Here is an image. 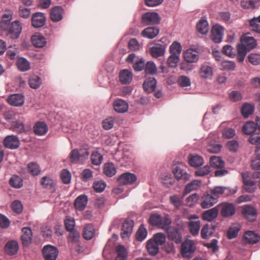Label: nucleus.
I'll use <instances>...</instances> for the list:
<instances>
[{
    "mask_svg": "<svg viewBox=\"0 0 260 260\" xmlns=\"http://www.w3.org/2000/svg\"><path fill=\"white\" fill-rule=\"evenodd\" d=\"M89 155L88 150L86 148L73 149L69 156L71 162L77 164L78 162L83 163L88 158Z\"/></svg>",
    "mask_w": 260,
    "mask_h": 260,
    "instance_id": "obj_1",
    "label": "nucleus"
},
{
    "mask_svg": "<svg viewBox=\"0 0 260 260\" xmlns=\"http://www.w3.org/2000/svg\"><path fill=\"white\" fill-rule=\"evenodd\" d=\"M149 221L150 224L156 226L164 230H167L171 223L169 218L167 217L162 218L157 214L151 215L149 217Z\"/></svg>",
    "mask_w": 260,
    "mask_h": 260,
    "instance_id": "obj_2",
    "label": "nucleus"
},
{
    "mask_svg": "<svg viewBox=\"0 0 260 260\" xmlns=\"http://www.w3.org/2000/svg\"><path fill=\"white\" fill-rule=\"evenodd\" d=\"M195 251V246L192 241L187 240L181 244V253L184 258H190Z\"/></svg>",
    "mask_w": 260,
    "mask_h": 260,
    "instance_id": "obj_3",
    "label": "nucleus"
},
{
    "mask_svg": "<svg viewBox=\"0 0 260 260\" xmlns=\"http://www.w3.org/2000/svg\"><path fill=\"white\" fill-rule=\"evenodd\" d=\"M173 172L178 180L182 179L184 182H186L190 178V175L186 171V167L182 164L174 166Z\"/></svg>",
    "mask_w": 260,
    "mask_h": 260,
    "instance_id": "obj_4",
    "label": "nucleus"
},
{
    "mask_svg": "<svg viewBox=\"0 0 260 260\" xmlns=\"http://www.w3.org/2000/svg\"><path fill=\"white\" fill-rule=\"evenodd\" d=\"M42 252L45 260H56L58 254L57 248L51 245L45 246Z\"/></svg>",
    "mask_w": 260,
    "mask_h": 260,
    "instance_id": "obj_5",
    "label": "nucleus"
},
{
    "mask_svg": "<svg viewBox=\"0 0 260 260\" xmlns=\"http://www.w3.org/2000/svg\"><path fill=\"white\" fill-rule=\"evenodd\" d=\"M224 34V28L218 24L213 25L211 28L210 38L214 43L221 42Z\"/></svg>",
    "mask_w": 260,
    "mask_h": 260,
    "instance_id": "obj_6",
    "label": "nucleus"
},
{
    "mask_svg": "<svg viewBox=\"0 0 260 260\" xmlns=\"http://www.w3.org/2000/svg\"><path fill=\"white\" fill-rule=\"evenodd\" d=\"M142 22L146 25L158 24L160 22V17L156 12H146L142 17Z\"/></svg>",
    "mask_w": 260,
    "mask_h": 260,
    "instance_id": "obj_7",
    "label": "nucleus"
},
{
    "mask_svg": "<svg viewBox=\"0 0 260 260\" xmlns=\"http://www.w3.org/2000/svg\"><path fill=\"white\" fill-rule=\"evenodd\" d=\"M242 213L247 220L251 222L254 221L257 218V210L249 205H245L243 207Z\"/></svg>",
    "mask_w": 260,
    "mask_h": 260,
    "instance_id": "obj_8",
    "label": "nucleus"
},
{
    "mask_svg": "<svg viewBox=\"0 0 260 260\" xmlns=\"http://www.w3.org/2000/svg\"><path fill=\"white\" fill-rule=\"evenodd\" d=\"M4 146L8 149H16L20 146L18 138L14 135L7 136L3 141Z\"/></svg>",
    "mask_w": 260,
    "mask_h": 260,
    "instance_id": "obj_9",
    "label": "nucleus"
},
{
    "mask_svg": "<svg viewBox=\"0 0 260 260\" xmlns=\"http://www.w3.org/2000/svg\"><path fill=\"white\" fill-rule=\"evenodd\" d=\"M22 27L21 24L18 21H15L12 23L10 26L7 35L13 39L19 38L21 32Z\"/></svg>",
    "mask_w": 260,
    "mask_h": 260,
    "instance_id": "obj_10",
    "label": "nucleus"
},
{
    "mask_svg": "<svg viewBox=\"0 0 260 260\" xmlns=\"http://www.w3.org/2000/svg\"><path fill=\"white\" fill-rule=\"evenodd\" d=\"M165 231L167 232L169 239L174 241L177 243L182 241V235L178 228L170 227L169 225L168 229Z\"/></svg>",
    "mask_w": 260,
    "mask_h": 260,
    "instance_id": "obj_11",
    "label": "nucleus"
},
{
    "mask_svg": "<svg viewBox=\"0 0 260 260\" xmlns=\"http://www.w3.org/2000/svg\"><path fill=\"white\" fill-rule=\"evenodd\" d=\"M134 226V221L132 219H127L123 223L121 237L122 239L127 238L132 234Z\"/></svg>",
    "mask_w": 260,
    "mask_h": 260,
    "instance_id": "obj_12",
    "label": "nucleus"
},
{
    "mask_svg": "<svg viewBox=\"0 0 260 260\" xmlns=\"http://www.w3.org/2000/svg\"><path fill=\"white\" fill-rule=\"evenodd\" d=\"M137 180L136 176L133 173L126 172L122 174L118 178V182L122 185L133 184Z\"/></svg>",
    "mask_w": 260,
    "mask_h": 260,
    "instance_id": "obj_13",
    "label": "nucleus"
},
{
    "mask_svg": "<svg viewBox=\"0 0 260 260\" xmlns=\"http://www.w3.org/2000/svg\"><path fill=\"white\" fill-rule=\"evenodd\" d=\"M113 107L117 113H123L127 111L128 104L125 101L117 99L114 101Z\"/></svg>",
    "mask_w": 260,
    "mask_h": 260,
    "instance_id": "obj_14",
    "label": "nucleus"
},
{
    "mask_svg": "<svg viewBox=\"0 0 260 260\" xmlns=\"http://www.w3.org/2000/svg\"><path fill=\"white\" fill-rule=\"evenodd\" d=\"M22 234L21 236V240L23 246L27 247L31 243L32 231L29 228L24 227L22 229Z\"/></svg>",
    "mask_w": 260,
    "mask_h": 260,
    "instance_id": "obj_15",
    "label": "nucleus"
},
{
    "mask_svg": "<svg viewBox=\"0 0 260 260\" xmlns=\"http://www.w3.org/2000/svg\"><path fill=\"white\" fill-rule=\"evenodd\" d=\"M242 177L245 191L249 193L254 192L256 188L255 182L251 179L249 178L248 175L246 174L242 173Z\"/></svg>",
    "mask_w": 260,
    "mask_h": 260,
    "instance_id": "obj_16",
    "label": "nucleus"
},
{
    "mask_svg": "<svg viewBox=\"0 0 260 260\" xmlns=\"http://www.w3.org/2000/svg\"><path fill=\"white\" fill-rule=\"evenodd\" d=\"M46 21L44 14L42 13H36L31 18L32 25L35 28H39L43 26Z\"/></svg>",
    "mask_w": 260,
    "mask_h": 260,
    "instance_id": "obj_17",
    "label": "nucleus"
},
{
    "mask_svg": "<svg viewBox=\"0 0 260 260\" xmlns=\"http://www.w3.org/2000/svg\"><path fill=\"white\" fill-rule=\"evenodd\" d=\"M201 207L204 209L209 208L215 204L217 200L216 197L210 194H206L202 197Z\"/></svg>",
    "mask_w": 260,
    "mask_h": 260,
    "instance_id": "obj_18",
    "label": "nucleus"
},
{
    "mask_svg": "<svg viewBox=\"0 0 260 260\" xmlns=\"http://www.w3.org/2000/svg\"><path fill=\"white\" fill-rule=\"evenodd\" d=\"M88 202V198L86 195L81 194L78 196L74 202V207L78 211H83L86 208Z\"/></svg>",
    "mask_w": 260,
    "mask_h": 260,
    "instance_id": "obj_19",
    "label": "nucleus"
},
{
    "mask_svg": "<svg viewBox=\"0 0 260 260\" xmlns=\"http://www.w3.org/2000/svg\"><path fill=\"white\" fill-rule=\"evenodd\" d=\"M215 231V226L207 223L201 229V236L203 239H207L212 236Z\"/></svg>",
    "mask_w": 260,
    "mask_h": 260,
    "instance_id": "obj_20",
    "label": "nucleus"
},
{
    "mask_svg": "<svg viewBox=\"0 0 260 260\" xmlns=\"http://www.w3.org/2000/svg\"><path fill=\"white\" fill-rule=\"evenodd\" d=\"M8 102L11 105L19 107L23 105L24 98L22 94H14L9 96Z\"/></svg>",
    "mask_w": 260,
    "mask_h": 260,
    "instance_id": "obj_21",
    "label": "nucleus"
},
{
    "mask_svg": "<svg viewBox=\"0 0 260 260\" xmlns=\"http://www.w3.org/2000/svg\"><path fill=\"white\" fill-rule=\"evenodd\" d=\"M31 41L32 45L37 48H42L46 44V39L39 33H36L32 35Z\"/></svg>",
    "mask_w": 260,
    "mask_h": 260,
    "instance_id": "obj_22",
    "label": "nucleus"
},
{
    "mask_svg": "<svg viewBox=\"0 0 260 260\" xmlns=\"http://www.w3.org/2000/svg\"><path fill=\"white\" fill-rule=\"evenodd\" d=\"M18 249V244L17 242L15 240L8 241L5 246V252L7 254L10 255L16 254L17 252Z\"/></svg>",
    "mask_w": 260,
    "mask_h": 260,
    "instance_id": "obj_23",
    "label": "nucleus"
},
{
    "mask_svg": "<svg viewBox=\"0 0 260 260\" xmlns=\"http://www.w3.org/2000/svg\"><path fill=\"white\" fill-rule=\"evenodd\" d=\"M63 10L60 6H56L52 8L50 12V19L54 22H58L62 18Z\"/></svg>",
    "mask_w": 260,
    "mask_h": 260,
    "instance_id": "obj_24",
    "label": "nucleus"
},
{
    "mask_svg": "<svg viewBox=\"0 0 260 260\" xmlns=\"http://www.w3.org/2000/svg\"><path fill=\"white\" fill-rule=\"evenodd\" d=\"M184 60L187 62H195L199 59L198 52L192 49H189L183 53Z\"/></svg>",
    "mask_w": 260,
    "mask_h": 260,
    "instance_id": "obj_25",
    "label": "nucleus"
},
{
    "mask_svg": "<svg viewBox=\"0 0 260 260\" xmlns=\"http://www.w3.org/2000/svg\"><path fill=\"white\" fill-rule=\"evenodd\" d=\"M34 133L36 135H44L48 132V128L47 124L42 121H38L35 123L33 127Z\"/></svg>",
    "mask_w": 260,
    "mask_h": 260,
    "instance_id": "obj_26",
    "label": "nucleus"
},
{
    "mask_svg": "<svg viewBox=\"0 0 260 260\" xmlns=\"http://www.w3.org/2000/svg\"><path fill=\"white\" fill-rule=\"evenodd\" d=\"M166 47L164 45L157 44L150 48V54L154 57L157 58L164 55Z\"/></svg>",
    "mask_w": 260,
    "mask_h": 260,
    "instance_id": "obj_27",
    "label": "nucleus"
},
{
    "mask_svg": "<svg viewBox=\"0 0 260 260\" xmlns=\"http://www.w3.org/2000/svg\"><path fill=\"white\" fill-rule=\"evenodd\" d=\"M187 226L190 233L193 236L199 235L201 228V222L199 220L188 221Z\"/></svg>",
    "mask_w": 260,
    "mask_h": 260,
    "instance_id": "obj_28",
    "label": "nucleus"
},
{
    "mask_svg": "<svg viewBox=\"0 0 260 260\" xmlns=\"http://www.w3.org/2000/svg\"><path fill=\"white\" fill-rule=\"evenodd\" d=\"M235 213V209L232 204L224 203L221 205L220 213L223 217H229L234 215Z\"/></svg>",
    "mask_w": 260,
    "mask_h": 260,
    "instance_id": "obj_29",
    "label": "nucleus"
},
{
    "mask_svg": "<svg viewBox=\"0 0 260 260\" xmlns=\"http://www.w3.org/2000/svg\"><path fill=\"white\" fill-rule=\"evenodd\" d=\"M159 30L156 27H148L141 32V35L145 38L153 39L159 33Z\"/></svg>",
    "mask_w": 260,
    "mask_h": 260,
    "instance_id": "obj_30",
    "label": "nucleus"
},
{
    "mask_svg": "<svg viewBox=\"0 0 260 260\" xmlns=\"http://www.w3.org/2000/svg\"><path fill=\"white\" fill-rule=\"evenodd\" d=\"M218 214V210L216 207L208 210L202 214V218L204 220L211 221L216 218Z\"/></svg>",
    "mask_w": 260,
    "mask_h": 260,
    "instance_id": "obj_31",
    "label": "nucleus"
},
{
    "mask_svg": "<svg viewBox=\"0 0 260 260\" xmlns=\"http://www.w3.org/2000/svg\"><path fill=\"white\" fill-rule=\"evenodd\" d=\"M80 234L77 230L69 232L67 237L68 244L73 247V245L80 242Z\"/></svg>",
    "mask_w": 260,
    "mask_h": 260,
    "instance_id": "obj_32",
    "label": "nucleus"
},
{
    "mask_svg": "<svg viewBox=\"0 0 260 260\" xmlns=\"http://www.w3.org/2000/svg\"><path fill=\"white\" fill-rule=\"evenodd\" d=\"M156 86V80L154 78H148L144 81L143 86L144 89L147 92L154 91Z\"/></svg>",
    "mask_w": 260,
    "mask_h": 260,
    "instance_id": "obj_33",
    "label": "nucleus"
},
{
    "mask_svg": "<svg viewBox=\"0 0 260 260\" xmlns=\"http://www.w3.org/2000/svg\"><path fill=\"white\" fill-rule=\"evenodd\" d=\"M241 44L247 48L248 51H250L256 46L255 39L253 37L248 36L242 37Z\"/></svg>",
    "mask_w": 260,
    "mask_h": 260,
    "instance_id": "obj_34",
    "label": "nucleus"
},
{
    "mask_svg": "<svg viewBox=\"0 0 260 260\" xmlns=\"http://www.w3.org/2000/svg\"><path fill=\"white\" fill-rule=\"evenodd\" d=\"M201 185V182L198 180H194L187 184L183 191V196H185L191 191L197 190Z\"/></svg>",
    "mask_w": 260,
    "mask_h": 260,
    "instance_id": "obj_35",
    "label": "nucleus"
},
{
    "mask_svg": "<svg viewBox=\"0 0 260 260\" xmlns=\"http://www.w3.org/2000/svg\"><path fill=\"white\" fill-rule=\"evenodd\" d=\"M125 61L126 63L133 65H144L145 64V60L142 57L136 56L134 53L129 54Z\"/></svg>",
    "mask_w": 260,
    "mask_h": 260,
    "instance_id": "obj_36",
    "label": "nucleus"
},
{
    "mask_svg": "<svg viewBox=\"0 0 260 260\" xmlns=\"http://www.w3.org/2000/svg\"><path fill=\"white\" fill-rule=\"evenodd\" d=\"M133 79L132 73L127 70H123L119 74V80L123 84L129 83Z\"/></svg>",
    "mask_w": 260,
    "mask_h": 260,
    "instance_id": "obj_37",
    "label": "nucleus"
},
{
    "mask_svg": "<svg viewBox=\"0 0 260 260\" xmlns=\"http://www.w3.org/2000/svg\"><path fill=\"white\" fill-rule=\"evenodd\" d=\"M117 256L115 260H127L128 252L126 249L121 245H118L116 248Z\"/></svg>",
    "mask_w": 260,
    "mask_h": 260,
    "instance_id": "obj_38",
    "label": "nucleus"
},
{
    "mask_svg": "<svg viewBox=\"0 0 260 260\" xmlns=\"http://www.w3.org/2000/svg\"><path fill=\"white\" fill-rule=\"evenodd\" d=\"M188 162L193 167H199L203 164V158L197 154H190L188 156Z\"/></svg>",
    "mask_w": 260,
    "mask_h": 260,
    "instance_id": "obj_39",
    "label": "nucleus"
},
{
    "mask_svg": "<svg viewBox=\"0 0 260 260\" xmlns=\"http://www.w3.org/2000/svg\"><path fill=\"white\" fill-rule=\"evenodd\" d=\"M103 171L106 176L111 177L116 174L117 169L113 163L107 162L104 165Z\"/></svg>",
    "mask_w": 260,
    "mask_h": 260,
    "instance_id": "obj_40",
    "label": "nucleus"
},
{
    "mask_svg": "<svg viewBox=\"0 0 260 260\" xmlns=\"http://www.w3.org/2000/svg\"><path fill=\"white\" fill-rule=\"evenodd\" d=\"M255 123L253 121L247 122L242 127L243 132L246 135H252L257 129Z\"/></svg>",
    "mask_w": 260,
    "mask_h": 260,
    "instance_id": "obj_41",
    "label": "nucleus"
},
{
    "mask_svg": "<svg viewBox=\"0 0 260 260\" xmlns=\"http://www.w3.org/2000/svg\"><path fill=\"white\" fill-rule=\"evenodd\" d=\"M259 236L252 231H247L244 234L246 241L250 244L256 243L259 240Z\"/></svg>",
    "mask_w": 260,
    "mask_h": 260,
    "instance_id": "obj_42",
    "label": "nucleus"
},
{
    "mask_svg": "<svg viewBox=\"0 0 260 260\" xmlns=\"http://www.w3.org/2000/svg\"><path fill=\"white\" fill-rule=\"evenodd\" d=\"M199 75L202 78L210 79L213 75V69L211 66H202Z\"/></svg>",
    "mask_w": 260,
    "mask_h": 260,
    "instance_id": "obj_43",
    "label": "nucleus"
},
{
    "mask_svg": "<svg viewBox=\"0 0 260 260\" xmlns=\"http://www.w3.org/2000/svg\"><path fill=\"white\" fill-rule=\"evenodd\" d=\"M9 184L15 188H20L23 186V180L21 177L13 175L9 180Z\"/></svg>",
    "mask_w": 260,
    "mask_h": 260,
    "instance_id": "obj_44",
    "label": "nucleus"
},
{
    "mask_svg": "<svg viewBox=\"0 0 260 260\" xmlns=\"http://www.w3.org/2000/svg\"><path fill=\"white\" fill-rule=\"evenodd\" d=\"M248 50L243 44H239L237 46V59L239 62L244 61Z\"/></svg>",
    "mask_w": 260,
    "mask_h": 260,
    "instance_id": "obj_45",
    "label": "nucleus"
},
{
    "mask_svg": "<svg viewBox=\"0 0 260 260\" xmlns=\"http://www.w3.org/2000/svg\"><path fill=\"white\" fill-rule=\"evenodd\" d=\"M198 31L202 34H206L209 30L208 22L204 19H201L197 24Z\"/></svg>",
    "mask_w": 260,
    "mask_h": 260,
    "instance_id": "obj_46",
    "label": "nucleus"
},
{
    "mask_svg": "<svg viewBox=\"0 0 260 260\" xmlns=\"http://www.w3.org/2000/svg\"><path fill=\"white\" fill-rule=\"evenodd\" d=\"M211 166L214 168H221L224 166V161L218 156H213L210 158Z\"/></svg>",
    "mask_w": 260,
    "mask_h": 260,
    "instance_id": "obj_47",
    "label": "nucleus"
},
{
    "mask_svg": "<svg viewBox=\"0 0 260 260\" xmlns=\"http://www.w3.org/2000/svg\"><path fill=\"white\" fill-rule=\"evenodd\" d=\"M90 159L92 164L99 166L102 162L103 157L99 152L93 151L91 153Z\"/></svg>",
    "mask_w": 260,
    "mask_h": 260,
    "instance_id": "obj_48",
    "label": "nucleus"
},
{
    "mask_svg": "<svg viewBox=\"0 0 260 260\" xmlns=\"http://www.w3.org/2000/svg\"><path fill=\"white\" fill-rule=\"evenodd\" d=\"M28 172L32 176H37L40 174L41 169L38 164L34 162H30L27 165Z\"/></svg>",
    "mask_w": 260,
    "mask_h": 260,
    "instance_id": "obj_49",
    "label": "nucleus"
},
{
    "mask_svg": "<svg viewBox=\"0 0 260 260\" xmlns=\"http://www.w3.org/2000/svg\"><path fill=\"white\" fill-rule=\"evenodd\" d=\"M249 24L253 31L260 34V16L250 19Z\"/></svg>",
    "mask_w": 260,
    "mask_h": 260,
    "instance_id": "obj_50",
    "label": "nucleus"
},
{
    "mask_svg": "<svg viewBox=\"0 0 260 260\" xmlns=\"http://www.w3.org/2000/svg\"><path fill=\"white\" fill-rule=\"evenodd\" d=\"M93 229L92 225L87 224L83 229V237L86 240H90L94 235Z\"/></svg>",
    "mask_w": 260,
    "mask_h": 260,
    "instance_id": "obj_51",
    "label": "nucleus"
},
{
    "mask_svg": "<svg viewBox=\"0 0 260 260\" xmlns=\"http://www.w3.org/2000/svg\"><path fill=\"white\" fill-rule=\"evenodd\" d=\"M253 106L248 103L244 104L241 108V113L244 117H248L253 112Z\"/></svg>",
    "mask_w": 260,
    "mask_h": 260,
    "instance_id": "obj_52",
    "label": "nucleus"
},
{
    "mask_svg": "<svg viewBox=\"0 0 260 260\" xmlns=\"http://www.w3.org/2000/svg\"><path fill=\"white\" fill-rule=\"evenodd\" d=\"M182 51V46L179 42H174L169 48L170 54H174L180 55Z\"/></svg>",
    "mask_w": 260,
    "mask_h": 260,
    "instance_id": "obj_53",
    "label": "nucleus"
},
{
    "mask_svg": "<svg viewBox=\"0 0 260 260\" xmlns=\"http://www.w3.org/2000/svg\"><path fill=\"white\" fill-rule=\"evenodd\" d=\"M157 244L153 241L149 240L147 244V248L149 254L155 255L158 252V247Z\"/></svg>",
    "mask_w": 260,
    "mask_h": 260,
    "instance_id": "obj_54",
    "label": "nucleus"
},
{
    "mask_svg": "<svg viewBox=\"0 0 260 260\" xmlns=\"http://www.w3.org/2000/svg\"><path fill=\"white\" fill-rule=\"evenodd\" d=\"M222 147V146L215 142L210 143L207 147V150L210 153H218Z\"/></svg>",
    "mask_w": 260,
    "mask_h": 260,
    "instance_id": "obj_55",
    "label": "nucleus"
},
{
    "mask_svg": "<svg viewBox=\"0 0 260 260\" xmlns=\"http://www.w3.org/2000/svg\"><path fill=\"white\" fill-rule=\"evenodd\" d=\"M147 232L146 229L143 225H141L139 228L136 234V238L138 241H142L146 237Z\"/></svg>",
    "mask_w": 260,
    "mask_h": 260,
    "instance_id": "obj_56",
    "label": "nucleus"
},
{
    "mask_svg": "<svg viewBox=\"0 0 260 260\" xmlns=\"http://www.w3.org/2000/svg\"><path fill=\"white\" fill-rule=\"evenodd\" d=\"M64 225L67 231L71 232L75 230V220L73 218L70 217H66L64 220Z\"/></svg>",
    "mask_w": 260,
    "mask_h": 260,
    "instance_id": "obj_57",
    "label": "nucleus"
},
{
    "mask_svg": "<svg viewBox=\"0 0 260 260\" xmlns=\"http://www.w3.org/2000/svg\"><path fill=\"white\" fill-rule=\"evenodd\" d=\"M199 199L200 197L197 193L192 194L186 199V205L188 206L192 207L198 203Z\"/></svg>",
    "mask_w": 260,
    "mask_h": 260,
    "instance_id": "obj_58",
    "label": "nucleus"
},
{
    "mask_svg": "<svg viewBox=\"0 0 260 260\" xmlns=\"http://www.w3.org/2000/svg\"><path fill=\"white\" fill-rule=\"evenodd\" d=\"M41 84V78L38 76L32 77L30 78L29 84L31 88L34 89L38 88Z\"/></svg>",
    "mask_w": 260,
    "mask_h": 260,
    "instance_id": "obj_59",
    "label": "nucleus"
},
{
    "mask_svg": "<svg viewBox=\"0 0 260 260\" xmlns=\"http://www.w3.org/2000/svg\"><path fill=\"white\" fill-rule=\"evenodd\" d=\"M259 150L260 147H257L256 148L255 153L257 156L258 158L253 160L251 164L252 168L254 170H260V153L258 152Z\"/></svg>",
    "mask_w": 260,
    "mask_h": 260,
    "instance_id": "obj_60",
    "label": "nucleus"
},
{
    "mask_svg": "<svg viewBox=\"0 0 260 260\" xmlns=\"http://www.w3.org/2000/svg\"><path fill=\"white\" fill-rule=\"evenodd\" d=\"M11 208L15 213L20 214L22 212L23 210L22 204L19 201L15 200L12 202Z\"/></svg>",
    "mask_w": 260,
    "mask_h": 260,
    "instance_id": "obj_61",
    "label": "nucleus"
},
{
    "mask_svg": "<svg viewBox=\"0 0 260 260\" xmlns=\"http://www.w3.org/2000/svg\"><path fill=\"white\" fill-rule=\"evenodd\" d=\"M166 236L161 233L156 234L154 236V242L158 245H162L166 242Z\"/></svg>",
    "mask_w": 260,
    "mask_h": 260,
    "instance_id": "obj_62",
    "label": "nucleus"
},
{
    "mask_svg": "<svg viewBox=\"0 0 260 260\" xmlns=\"http://www.w3.org/2000/svg\"><path fill=\"white\" fill-rule=\"evenodd\" d=\"M170 203L177 209H179L182 205V201L177 195L170 197Z\"/></svg>",
    "mask_w": 260,
    "mask_h": 260,
    "instance_id": "obj_63",
    "label": "nucleus"
},
{
    "mask_svg": "<svg viewBox=\"0 0 260 260\" xmlns=\"http://www.w3.org/2000/svg\"><path fill=\"white\" fill-rule=\"evenodd\" d=\"M60 177L62 182L64 184H68L71 181V175L69 171L66 169H64L62 171Z\"/></svg>",
    "mask_w": 260,
    "mask_h": 260,
    "instance_id": "obj_64",
    "label": "nucleus"
}]
</instances>
